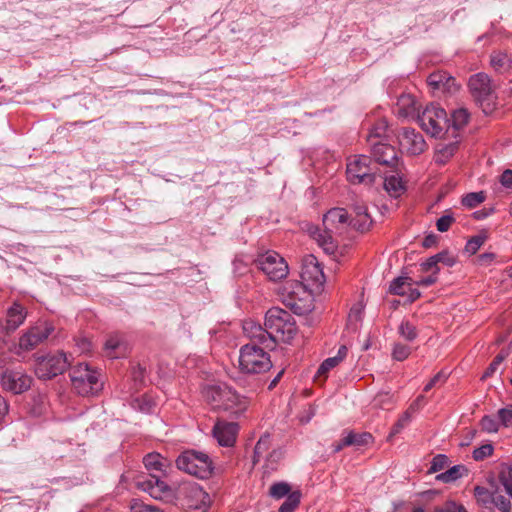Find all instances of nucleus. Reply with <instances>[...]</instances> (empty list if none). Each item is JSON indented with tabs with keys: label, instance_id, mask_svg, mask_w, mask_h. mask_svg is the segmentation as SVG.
Masks as SVG:
<instances>
[{
	"label": "nucleus",
	"instance_id": "nucleus-1",
	"mask_svg": "<svg viewBox=\"0 0 512 512\" xmlns=\"http://www.w3.org/2000/svg\"><path fill=\"white\" fill-rule=\"evenodd\" d=\"M145 468L149 472L148 477H141L137 481V487L150 494L155 499H163L171 495V488L162 479L170 467L168 459L158 453H150L143 459Z\"/></svg>",
	"mask_w": 512,
	"mask_h": 512
},
{
	"label": "nucleus",
	"instance_id": "nucleus-2",
	"mask_svg": "<svg viewBox=\"0 0 512 512\" xmlns=\"http://www.w3.org/2000/svg\"><path fill=\"white\" fill-rule=\"evenodd\" d=\"M347 221L345 209L332 208L323 216V228L313 226L308 232L326 254L333 255L338 247L335 235L342 232Z\"/></svg>",
	"mask_w": 512,
	"mask_h": 512
},
{
	"label": "nucleus",
	"instance_id": "nucleus-3",
	"mask_svg": "<svg viewBox=\"0 0 512 512\" xmlns=\"http://www.w3.org/2000/svg\"><path fill=\"white\" fill-rule=\"evenodd\" d=\"M203 396L214 409H223L235 415L242 414L249 405L246 397L224 383L206 386Z\"/></svg>",
	"mask_w": 512,
	"mask_h": 512
},
{
	"label": "nucleus",
	"instance_id": "nucleus-4",
	"mask_svg": "<svg viewBox=\"0 0 512 512\" xmlns=\"http://www.w3.org/2000/svg\"><path fill=\"white\" fill-rule=\"evenodd\" d=\"M265 327L271 338V349L276 342H289L296 334V323L293 316L279 307L269 309L265 315Z\"/></svg>",
	"mask_w": 512,
	"mask_h": 512
},
{
	"label": "nucleus",
	"instance_id": "nucleus-5",
	"mask_svg": "<svg viewBox=\"0 0 512 512\" xmlns=\"http://www.w3.org/2000/svg\"><path fill=\"white\" fill-rule=\"evenodd\" d=\"M264 346L247 343L239 351V368L245 374H261L270 370L272 361Z\"/></svg>",
	"mask_w": 512,
	"mask_h": 512
},
{
	"label": "nucleus",
	"instance_id": "nucleus-6",
	"mask_svg": "<svg viewBox=\"0 0 512 512\" xmlns=\"http://www.w3.org/2000/svg\"><path fill=\"white\" fill-rule=\"evenodd\" d=\"M176 466L190 475L200 479H207L212 475L213 463L210 457L195 450H188L181 453L176 459Z\"/></svg>",
	"mask_w": 512,
	"mask_h": 512
},
{
	"label": "nucleus",
	"instance_id": "nucleus-7",
	"mask_svg": "<svg viewBox=\"0 0 512 512\" xmlns=\"http://www.w3.org/2000/svg\"><path fill=\"white\" fill-rule=\"evenodd\" d=\"M468 87L475 102L481 107L485 114H489L495 107V88L490 77L485 73L472 75Z\"/></svg>",
	"mask_w": 512,
	"mask_h": 512
},
{
	"label": "nucleus",
	"instance_id": "nucleus-8",
	"mask_svg": "<svg viewBox=\"0 0 512 512\" xmlns=\"http://www.w3.org/2000/svg\"><path fill=\"white\" fill-rule=\"evenodd\" d=\"M70 377L74 389L82 396L95 395L103 387L100 373L86 363H79L72 368Z\"/></svg>",
	"mask_w": 512,
	"mask_h": 512
},
{
	"label": "nucleus",
	"instance_id": "nucleus-9",
	"mask_svg": "<svg viewBox=\"0 0 512 512\" xmlns=\"http://www.w3.org/2000/svg\"><path fill=\"white\" fill-rule=\"evenodd\" d=\"M421 128L433 137H442L450 132V118L446 111L438 105L431 104L418 115Z\"/></svg>",
	"mask_w": 512,
	"mask_h": 512
},
{
	"label": "nucleus",
	"instance_id": "nucleus-10",
	"mask_svg": "<svg viewBox=\"0 0 512 512\" xmlns=\"http://www.w3.org/2000/svg\"><path fill=\"white\" fill-rule=\"evenodd\" d=\"M283 301L299 315L311 309V294L303 283H287L283 288Z\"/></svg>",
	"mask_w": 512,
	"mask_h": 512
},
{
	"label": "nucleus",
	"instance_id": "nucleus-11",
	"mask_svg": "<svg viewBox=\"0 0 512 512\" xmlns=\"http://www.w3.org/2000/svg\"><path fill=\"white\" fill-rule=\"evenodd\" d=\"M371 158L365 155L355 156L347 163V179L351 184L372 185L376 182V174L370 167Z\"/></svg>",
	"mask_w": 512,
	"mask_h": 512
},
{
	"label": "nucleus",
	"instance_id": "nucleus-12",
	"mask_svg": "<svg viewBox=\"0 0 512 512\" xmlns=\"http://www.w3.org/2000/svg\"><path fill=\"white\" fill-rule=\"evenodd\" d=\"M70 365L67 355L64 352L49 354L37 358L35 373L41 379H51L62 374Z\"/></svg>",
	"mask_w": 512,
	"mask_h": 512
},
{
	"label": "nucleus",
	"instance_id": "nucleus-13",
	"mask_svg": "<svg viewBox=\"0 0 512 512\" xmlns=\"http://www.w3.org/2000/svg\"><path fill=\"white\" fill-rule=\"evenodd\" d=\"M256 264L271 281L281 280L288 274L286 261L274 251H267L260 254L256 260Z\"/></svg>",
	"mask_w": 512,
	"mask_h": 512
},
{
	"label": "nucleus",
	"instance_id": "nucleus-14",
	"mask_svg": "<svg viewBox=\"0 0 512 512\" xmlns=\"http://www.w3.org/2000/svg\"><path fill=\"white\" fill-rule=\"evenodd\" d=\"M54 331L52 323L47 321H38L35 325L26 330L19 338V348L23 351L35 349L43 343Z\"/></svg>",
	"mask_w": 512,
	"mask_h": 512
},
{
	"label": "nucleus",
	"instance_id": "nucleus-15",
	"mask_svg": "<svg viewBox=\"0 0 512 512\" xmlns=\"http://www.w3.org/2000/svg\"><path fill=\"white\" fill-rule=\"evenodd\" d=\"M32 384V378L22 369H6L1 375L2 388L13 394L27 391Z\"/></svg>",
	"mask_w": 512,
	"mask_h": 512
},
{
	"label": "nucleus",
	"instance_id": "nucleus-16",
	"mask_svg": "<svg viewBox=\"0 0 512 512\" xmlns=\"http://www.w3.org/2000/svg\"><path fill=\"white\" fill-rule=\"evenodd\" d=\"M300 275L302 279L301 283L312 288L319 289L325 283L323 269L314 255L304 257Z\"/></svg>",
	"mask_w": 512,
	"mask_h": 512
},
{
	"label": "nucleus",
	"instance_id": "nucleus-17",
	"mask_svg": "<svg viewBox=\"0 0 512 512\" xmlns=\"http://www.w3.org/2000/svg\"><path fill=\"white\" fill-rule=\"evenodd\" d=\"M397 138L402 150L410 155H419L426 149V142L421 133L412 128H401Z\"/></svg>",
	"mask_w": 512,
	"mask_h": 512
},
{
	"label": "nucleus",
	"instance_id": "nucleus-18",
	"mask_svg": "<svg viewBox=\"0 0 512 512\" xmlns=\"http://www.w3.org/2000/svg\"><path fill=\"white\" fill-rule=\"evenodd\" d=\"M239 426L235 422L218 421L213 428V435L219 445L231 447L235 444Z\"/></svg>",
	"mask_w": 512,
	"mask_h": 512
},
{
	"label": "nucleus",
	"instance_id": "nucleus-19",
	"mask_svg": "<svg viewBox=\"0 0 512 512\" xmlns=\"http://www.w3.org/2000/svg\"><path fill=\"white\" fill-rule=\"evenodd\" d=\"M243 332L250 339V343L271 349V338L267 327L263 328L259 323L249 319L243 322Z\"/></svg>",
	"mask_w": 512,
	"mask_h": 512
},
{
	"label": "nucleus",
	"instance_id": "nucleus-20",
	"mask_svg": "<svg viewBox=\"0 0 512 512\" xmlns=\"http://www.w3.org/2000/svg\"><path fill=\"white\" fill-rule=\"evenodd\" d=\"M27 309L19 302H13L6 310L5 321L6 330L10 334L14 333L26 320Z\"/></svg>",
	"mask_w": 512,
	"mask_h": 512
},
{
	"label": "nucleus",
	"instance_id": "nucleus-21",
	"mask_svg": "<svg viewBox=\"0 0 512 512\" xmlns=\"http://www.w3.org/2000/svg\"><path fill=\"white\" fill-rule=\"evenodd\" d=\"M371 153L375 161L380 164L392 166L397 161L395 148L386 143H372Z\"/></svg>",
	"mask_w": 512,
	"mask_h": 512
},
{
	"label": "nucleus",
	"instance_id": "nucleus-22",
	"mask_svg": "<svg viewBox=\"0 0 512 512\" xmlns=\"http://www.w3.org/2000/svg\"><path fill=\"white\" fill-rule=\"evenodd\" d=\"M427 83L434 90L447 92L456 90L454 78L443 71L431 73L427 78Z\"/></svg>",
	"mask_w": 512,
	"mask_h": 512
},
{
	"label": "nucleus",
	"instance_id": "nucleus-23",
	"mask_svg": "<svg viewBox=\"0 0 512 512\" xmlns=\"http://www.w3.org/2000/svg\"><path fill=\"white\" fill-rule=\"evenodd\" d=\"M106 356L111 359H116L124 356L128 351L127 344L123 341V338L118 334L110 335L104 345Z\"/></svg>",
	"mask_w": 512,
	"mask_h": 512
},
{
	"label": "nucleus",
	"instance_id": "nucleus-24",
	"mask_svg": "<svg viewBox=\"0 0 512 512\" xmlns=\"http://www.w3.org/2000/svg\"><path fill=\"white\" fill-rule=\"evenodd\" d=\"M417 103L411 94H402L396 103V114L402 118L414 117L417 111Z\"/></svg>",
	"mask_w": 512,
	"mask_h": 512
},
{
	"label": "nucleus",
	"instance_id": "nucleus-25",
	"mask_svg": "<svg viewBox=\"0 0 512 512\" xmlns=\"http://www.w3.org/2000/svg\"><path fill=\"white\" fill-rule=\"evenodd\" d=\"M458 149V141L449 143L439 142L435 146L434 161L436 164H446L456 153Z\"/></svg>",
	"mask_w": 512,
	"mask_h": 512
},
{
	"label": "nucleus",
	"instance_id": "nucleus-26",
	"mask_svg": "<svg viewBox=\"0 0 512 512\" xmlns=\"http://www.w3.org/2000/svg\"><path fill=\"white\" fill-rule=\"evenodd\" d=\"M490 64L496 72L505 73L510 70L512 59L506 52L494 51L490 55Z\"/></svg>",
	"mask_w": 512,
	"mask_h": 512
},
{
	"label": "nucleus",
	"instance_id": "nucleus-27",
	"mask_svg": "<svg viewBox=\"0 0 512 512\" xmlns=\"http://www.w3.org/2000/svg\"><path fill=\"white\" fill-rule=\"evenodd\" d=\"M272 440L269 433L263 434L254 448L253 463L257 464L271 451Z\"/></svg>",
	"mask_w": 512,
	"mask_h": 512
},
{
	"label": "nucleus",
	"instance_id": "nucleus-28",
	"mask_svg": "<svg viewBox=\"0 0 512 512\" xmlns=\"http://www.w3.org/2000/svg\"><path fill=\"white\" fill-rule=\"evenodd\" d=\"M373 437L370 433H356L349 431L344 433V444H350L356 448L364 447L372 443Z\"/></svg>",
	"mask_w": 512,
	"mask_h": 512
},
{
	"label": "nucleus",
	"instance_id": "nucleus-29",
	"mask_svg": "<svg viewBox=\"0 0 512 512\" xmlns=\"http://www.w3.org/2000/svg\"><path fill=\"white\" fill-rule=\"evenodd\" d=\"M383 186L387 193L394 198L399 197L405 189L402 179L398 175L386 176L383 180Z\"/></svg>",
	"mask_w": 512,
	"mask_h": 512
},
{
	"label": "nucleus",
	"instance_id": "nucleus-30",
	"mask_svg": "<svg viewBox=\"0 0 512 512\" xmlns=\"http://www.w3.org/2000/svg\"><path fill=\"white\" fill-rule=\"evenodd\" d=\"M466 473L467 468L464 465H455L445 472L438 474L436 479L444 483H450L461 478Z\"/></svg>",
	"mask_w": 512,
	"mask_h": 512
},
{
	"label": "nucleus",
	"instance_id": "nucleus-31",
	"mask_svg": "<svg viewBox=\"0 0 512 512\" xmlns=\"http://www.w3.org/2000/svg\"><path fill=\"white\" fill-rule=\"evenodd\" d=\"M495 492L488 490L482 486H476L474 488V496L477 502L484 508L493 509V500Z\"/></svg>",
	"mask_w": 512,
	"mask_h": 512
},
{
	"label": "nucleus",
	"instance_id": "nucleus-32",
	"mask_svg": "<svg viewBox=\"0 0 512 512\" xmlns=\"http://www.w3.org/2000/svg\"><path fill=\"white\" fill-rule=\"evenodd\" d=\"M469 114L465 109H457L452 113L450 119L451 135L454 136L455 132L461 129L468 122Z\"/></svg>",
	"mask_w": 512,
	"mask_h": 512
},
{
	"label": "nucleus",
	"instance_id": "nucleus-33",
	"mask_svg": "<svg viewBox=\"0 0 512 512\" xmlns=\"http://www.w3.org/2000/svg\"><path fill=\"white\" fill-rule=\"evenodd\" d=\"M291 493L290 484L284 481L272 484L269 489V496L276 500L282 499L285 496L288 497Z\"/></svg>",
	"mask_w": 512,
	"mask_h": 512
},
{
	"label": "nucleus",
	"instance_id": "nucleus-34",
	"mask_svg": "<svg viewBox=\"0 0 512 512\" xmlns=\"http://www.w3.org/2000/svg\"><path fill=\"white\" fill-rule=\"evenodd\" d=\"M283 457L284 451L281 448L272 449L264 458L265 468L270 471L276 470L278 464L283 459Z\"/></svg>",
	"mask_w": 512,
	"mask_h": 512
},
{
	"label": "nucleus",
	"instance_id": "nucleus-35",
	"mask_svg": "<svg viewBox=\"0 0 512 512\" xmlns=\"http://www.w3.org/2000/svg\"><path fill=\"white\" fill-rule=\"evenodd\" d=\"M388 131V125L385 120L378 121L373 128L370 130L368 134V141L372 145V143H378L376 139H381L385 137Z\"/></svg>",
	"mask_w": 512,
	"mask_h": 512
},
{
	"label": "nucleus",
	"instance_id": "nucleus-36",
	"mask_svg": "<svg viewBox=\"0 0 512 512\" xmlns=\"http://www.w3.org/2000/svg\"><path fill=\"white\" fill-rule=\"evenodd\" d=\"M301 501V492L293 491L288 495L286 500L282 503L278 512H294L299 506Z\"/></svg>",
	"mask_w": 512,
	"mask_h": 512
},
{
	"label": "nucleus",
	"instance_id": "nucleus-37",
	"mask_svg": "<svg viewBox=\"0 0 512 512\" xmlns=\"http://www.w3.org/2000/svg\"><path fill=\"white\" fill-rule=\"evenodd\" d=\"M508 354V351L502 350L490 363L486 371L483 373L481 379L484 380L491 377L498 370L502 362L507 358Z\"/></svg>",
	"mask_w": 512,
	"mask_h": 512
},
{
	"label": "nucleus",
	"instance_id": "nucleus-38",
	"mask_svg": "<svg viewBox=\"0 0 512 512\" xmlns=\"http://www.w3.org/2000/svg\"><path fill=\"white\" fill-rule=\"evenodd\" d=\"M499 480L504 486L507 494L512 498V465L502 467L499 474Z\"/></svg>",
	"mask_w": 512,
	"mask_h": 512
},
{
	"label": "nucleus",
	"instance_id": "nucleus-39",
	"mask_svg": "<svg viewBox=\"0 0 512 512\" xmlns=\"http://www.w3.org/2000/svg\"><path fill=\"white\" fill-rule=\"evenodd\" d=\"M485 200L484 192H471L462 198V205L467 208H474Z\"/></svg>",
	"mask_w": 512,
	"mask_h": 512
},
{
	"label": "nucleus",
	"instance_id": "nucleus-40",
	"mask_svg": "<svg viewBox=\"0 0 512 512\" xmlns=\"http://www.w3.org/2000/svg\"><path fill=\"white\" fill-rule=\"evenodd\" d=\"M399 334L407 341H413L417 338L416 327L409 321H402L399 326Z\"/></svg>",
	"mask_w": 512,
	"mask_h": 512
},
{
	"label": "nucleus",
	"instance_id": "nucleus-41",
	"mask_svg": "<svg viewBox=\"0 0 512 512\" xmlns=\"http://www.w3.org/2000/svg\"><path fill=\"white\" fill-rule=\"evenodd\" d=\"M480 426L486 433H496L499 430L500 422L493 416L485 415L480 421Z\"/></svg>",
	"mask_w": 512,
	"mask_h": 512
},
{
	"label": "nucleus",
	"instance_id": "nucleus-42",
	"mask_svg": "<svg viewBox=\"0 0 512 512\" xmlns=\"http://www.w3.org/2000/svg\"><path fill=\"white\" fill-rule=\"evenodd\" d=\"M407 277H397L389 285V292L394 295H406L405 287L407 283Z\"/></svg>",
	"mask_w": 512,
	"mask_h": 512
},
{
	"label": "nucleus",
	"instance_id": "nucleus-43",
	"mask_svg": "<svg viewBox=\"0 0 512 512\" xmlns=\"http://www.w3.org/2000/svg\"><path fill=\"white\" fill-rule=\"evenodd\" d=\"M486 236L485 235H476L470 238L466 245H465V251L471 255L475 254L481 246L485 243Z\"/></svg>",
	"mask_w": 512,
	"mask_h": 512
},
{
	"label": "nucleus",
	"instance_id": "nucleus-44",
	"mask_svg": "<svg viewBox=\"0 0 512 512\" xmlns=\"http://www.w3.org/2000/svg\"><path fill=\"white\" fill-rule=\"evenodd\" d=\"M494 452V447L490 443L483 444L482 446L475 448L472 452V457L475 461H482L490 457Z\"/></svg>",
	"mask_w": 512,
	"mask_h": 512
},
{
	"label": "nucleus",
	"instance_id": "nucleus-45",
	"mask_svg": "<svg viewBox=\"0 0 512 512\" xmlns=\"http://www.w3.org/2000/svg\"><path fill=\"white\" fill-rule=\"evenodd\" d=\"M442 255H433L429 257L426 261L421 263V269L423 272H431L433 275H437L439 272V259Z\"/></svg>",
	"mask_w": 512,
	"mask_h": 512
},
{
	"label": "nucleus",
	"instance_id": "nucleus-46",
	"mask_svg": "<svg viewBox=\"0 0 512 512\" xmlns=\"http://www.w3.org/2000/svg\"><path fill=\"white\" fill-rule=\"evenodd\" d=\"M455 222V218L450 211H446V213L441 216L436 221V227L439 232H446L450 229L451 225Z\"/></svg>",
	"mask_w": 512,
	"mask_h": 512
},
{
	"label": "nucleus",
	"instance_id": "nucleus-47",
	"mask_svg": "<svg viewBox=\"0 0 512 512\" xmlns=\"http://www.w3.org/2000/svg\"><path fill=\"white\" fill-rule=\"evenodd\" d=\"M411 421V411L407 410L403 415L399 418V420L394 424L389 434V438L401 432V430L407 426Z\"/></svg>",
	"mask_w": 512,
	"mask_h": 512
},
{
	"label": "nucleus",
	"instance_id": "nucleus-48",
	"mask_svg": "<svg viewBox=\"0 0 512 512\" xmlns=\"http://www.w3.org/2000/svg\"><path fill=\"white\" fill-rule=\"evenodd\" d=\"M493 508H497L501 512H509L511 509L510 499L502 494L495 492L494 500H493Z\"/></svg>",
	"mask_w": 512,
	"mask_h": 512
},
{
	"label": "nucleus",
	"instance_id": "nucleus-49",
	"mask_svg": "<svg viewBox=\"0 0 512 512\" xmlns=\"http://www.w3.org/2000/svg\"><path fill=\"white\" fill-rule=\"evenodd\" d=\"M449 459L444 454H438L433 457L431 466L429 468V473H436L438 471L443 470L448 465Z\"/></svg>",
	"mask_w": 512,
	"mask_h": 512
},
{
	"label": "nucleus",
	"instance_id": "nucleus-50",
	"mask_svg": "<svg viewBox=\"0 0 512 512\" xmlns=\"http://www.w3.org/2000/svg\"><path fill=\"white\" fill-rule=\"evenodd\" d=\"M411 351L409 346L397 343L394 345L392 356L397 361H403L410 355Z\"/></svg>",
	"mask_w": 512,
	"mask_h": 512
},
{
	"label": "nucleus",
	"instance_id": "nucleus-51",
	"mask_svg": "<svg viewBox=\"0 0 512 512\" xmlns=\"http://www.w3.org/2000/svg\"><path fill=\"white\" fill-rule=\"evenodd\" d=\"M371 224L372 219L370 215H364L360 217L355 216L352 220L353 227L362 232L368 230Z\"/></svg>",
	"mask_w": 512,
	"mask_h": 512
},
{
	"label": "nucleus",
	"instance_id": "nucleus-52",
	"mask_svg": "<svg viewBox=\"0 0 512 512\" xmlns=\"http://www.w3.org/2000/svg\"><path fill=\"white\" fill-rule=\"evenodd\" d=\"M498 418L500 424L505 427H509L512 425V405H508L505 408H501L498 411Z\"/></svg>",
	"mask_w": 512,
	"mask_h": 512
},
{
	"label": "nucleus",
	"instance_id": "nucleus-53",
	"mask_svg": "<svg viewBox=\"0 0 512 512\" xmlns=\"http://www.w3.org/2000/svg\"><path fill=\"white\" fill-rule=\"evenodd\" d=\"M339 364L335 357H329L325 359L322 364L319 366L317 370L318 376H324L326 373L332 368L336 367Z\"/></svg>",
	"mask_w": 512,
	"mask_h": 512
},
{
	"label": "nucleus",
	"instance_id": "nucleus-54",
	"mask_svg": "<svg viewBox=\"0 0 512 512\" xmlns=\"http://www.w3.org/2000/svg\"><path fill=\"white\" fill-rule=\"evenodd\" d=\"M448 378V373L445 371L438 372L424 387V391L428 392L431 390L436 384L444 383Z\"/></svg>",
	"mask_w": 512,
	"mask_h": 512
},
{
	"label": "nucleus",
	"instance_id": "nucleus-55",
	"mask_svg": "<svg viewBox=\"0 0 512 512\" xmlns=\"http://www.w3.org/2000/svg\"><path fill=\"white\" fill-rule=\"evenodd\" d=\"M363 315V308L361 305H355L350 309L349 315H348V321L350 324H357L359 321H361Z\"/></svg>",
	"mask_w": 512,
	"mask_h": 512
},
{
	"label": "nucleus",
	"instance_id": "nucleus-56",
	"mask_svg": "<svg viewBox=\"0 0 512 512\" xmlns=\"http://www.w3.org/2000/svg\"><path fill=\"white\" fill-rule=\"evenodd\" d=\"M146 374V368L140 364L133 367L132 369V378L135 382V384H143Z\"/></svg>",
	"mask_w": 512,
	"mask_h": 512
},
{
	"label": "nucleus",
	"instance_id": "nucleus-57",
	"mask_svg": "<svg viewBox=\"0 0 512 512\" xmlns=\"http://www.w3.org/2000/svg\"><path fill=\"white\" fill-rule=\"evenodd\" d=\"M130 512H162V511L154 506L146 505L141 502H135L132 504Z\"/></svg>",
	"mask_w": 512,
	"mask_h": 512
},
{
	"label": "nucleus",
	"instance_id": "nucleus-58",
	"mask_svg": "<svg viewBox=\"0 0 512 512\" xmlns=\"http://www.w3.org/2000/svg\"><path fill=\"white\" fill-rule=\"evenodd\" d=\"M500 183L505 188L512 189V170H505L500 176Z\"/></svg>",
	"mask_w": 512,
	"mask_h": 512
},
{
	"label": "nucleus",
	"instance_id": "nucleus-59",
	"mask_svg": "<svg viewBox=\"0 0 512 512\" xmlns=\"http://www.w3.org/2000/svg\"><path fill=\"white\" fill-rule=\"evenodd\" d=\"M76 346L80 353H87L91 349V343L86 338L76 339Z\"/></svg>",
	"mask_w": 512,
	"mask_h": 512
},
{
	"label": "nucleus",
	"instance_id": "nucleus-60",
	"mask_svg": "<svg viewBox=\"0 0 512 512\" xmlns=\"http://www.w3.org/2000/svg\"><path fill=\"white\" fill-rule=\"evenodd\" d=\"M437 281V275L430 274L427 277H422L415 282L418 286L429 287Z\"/></svg>",
	"mask_w": 512,
	"mask_h": 512
},
{
	"label": "nucleus",
	"instance_id": "nucleus-61",
	"mask_svg": "<svg viewBox=\"0 0 512 512\" xmlns=\"http://www.w3.org/2000/svg\"><path fill=\"white\" fill-rule=\"evenodd\" d=\"M495 255L493 253H483L478 257V263L482 266H488L494 260Z\"/></svg>",
	"mask_w": 512,
	"mask_h": 512
},
{
	"label": "nucleus",
	"instance_id": "nucleus-62",
	"mask_svg": "<svg viewBox=\"0 0 512 512\" xmlns=\"http://www.w3.org/2000/svg\"><path fill=\"white\" fill-rule=\"evenodd\" d=\"M437 255H442L439 259V263H443L448 267H451L455 264V259L453 256L449 255L448 252H440Z\"/></svg>",
	"mask_w": 512,
	"mask_h": 512
},
{
	"label": "nucleus",
	"instance_id": "nucleus-63",
	"mask_svg": "<svg viewBox=\"0 0 512 512\" xmlns=\"http://www.w3.org/2000/svg\"><path fill=\"white\" fill-rule=\"evenodd\" d=\"M439 512H468L463 506H458L455 503H448L445 508L439 510Z\"/></svg>",
	"mask_w": 512,
	"mask_h": 512
},
{
	"label": "nucleus",
	"instance_id": "nucleus-64",
	"mask_svg": "<svg viewBox=\"0 0 512 512\" xmlns=\"http://www.w3.org/2000/svg\"><path fill=\"white\" fill-rule=\"evenodd\" d=\"M9 410L6 399L0 394V421L7 415Z\"/></svg>",
	"mask_w": 512,
	"mask_h": 512
}]
</instances>
